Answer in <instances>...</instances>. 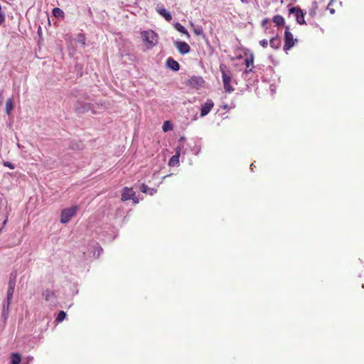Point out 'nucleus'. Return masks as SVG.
<instances>
[{
    "label": "nucleus",
    "mask_w": 364,
    "mask_h": 364,
    "mask_svg": "<svg viewBox=\"0 0 364 364\" xmlns=\"http://www.w3.org/2000/svg\"><path fill=\"white\" fill-rule=\"evenodd\" d=\"M21 360V356L19 353H13L11 355V364H19Z\"/></svg>",
    "instance_id": "nucleus-20"
},
{
    "label": "nucleus",
    "mask_w": 364,
    "mask_h": 364,
    "mask_svg": "<svg viewBox=\"0 0 364 364\" xmlns=\"http://www.w3.org/2000/svg\"><path fill=\"white\" fill-rule=\"evenodd\" d=\"M203 79L199 76H193L188 80V85L192 87L198 88L203 83Z\"/></svg>",
    "instance_id": "nucleus-9"
},
{
    "label": "nucleus",
    "mask_w": 364,
    "mask_h": 364,
    "mask_svg": "<svg viewBox=\"0 0 364 364\" xmlns=\"http://www.w3.org/2000/svg\"><path fill=\"white\" fill-rule=\"evenodd\" d=\"M180 150H177L175 155L170 159L168 164L171 166H176L179 164Z\"/></svg>",
    "instance_id": "nucleus-14"
},
{
    "label": "nucleus",
    "mask_w": 364,
    "mask_h": 364,
    "mask_svg": "<svg viewBox=\"0 0 364 364\" xmlns=\"http://www.w3.org/2000/svg\"><path fill=\"white\" fill-rule=\"evenodd\" d=\"M259 44L263 47V48H267V46H268V41L266 39H263V40H261L259 41Z\"/></svg>",
    "instance_id": "nucleus-29"
},
{
    "label": "nucleus",
    "mask_w": 364,
    "mask_h": 364,
    "mask_svg": "<svg viewBox=\"0 0 364 364\" xmlns=\"http://www.w3.org/2000/svg\"><path fill=\"white\" fill-rule=\"evenodd\" d=\"M214 102L212 100H207L206 102L202 105L200 109V117L206 116L213 109Z\"/></svg>",
    "instance_id": "nucleus-6"
},
{
    "label": "nucleus",
    "mask_w": 364,
    "mask_h": 364,
    "mask_svg": "<svg viewBox=\"0 0 364 364\" xmlns=\"http://www.w3.org/2000/svg\"><path fill=\"white\" fill-rule=\"evenodd\" d=\"M267 20H264L263 23H266Z\"/></svg>",
    "instance_id": "nucleus-39"
},
{
    "label": "nucleus",
    "mask_w": 364,
    "mask_h": 364,
    "mask_svg": "<svg viewBox=\"0 0 364 364\" xmlns=\"http://www.w3.org/2000/svg\"><path fill=\"white\" fill-rule=\"evenodd\" d=\"M333 0L330 1L328 4L327 9L329 10L330 13L333 14L335 13V10L333 9L330 8V6L332 4Z\"/></svg>",
    "instance_id": "nucleus-32"
},
{
    "label": "nucleus",
    "mask_w": 364,
    "mask_h": 364,
    "mask_svg": "<svg viewBox=\"0 0 364 364\" xmlns=\"http://www.w3.org/2000/svg\"><path fill=\"white\" fill-rule=\"evenodd\" d=\"M273 21L277 26H282L284 23V18L282 16L277 15L274 16Z\"/></svg>",
    "instance_id": "nucleus-22"
},
{
    "label": "nucleus",
    "mask_w": 364,
    "mask_h": 364,
    "mask_svg": "<svg viewBox=\"0 0 364 364\" xmlns=\"http://www.w3.org/2000/svg\"><path fill=\"white\" fill-rule=\"evenodd\" d=\"M53 15L55 17V18H63L64 16V12L63 11L60 9V8H54L53 9Z\"/></svg>",
    "instance_id": "nucleus-21"
},
{
    "label": "nucleus",
    "mask_w": 364,
    "mask_h": 364,
    "mask_svg": "<svg viewBox=\"0 0 364 364\" xmlns=\"http://www.w3.org/2000/svg\"><path fill=\"white\" fill-rule=\"evenodd\" d=\"M141 38L146 43V48L151 49L158 43V35L151 30L141 32Z\"/></svg>",
    "instance_id": "nucleus-1"
},
{
    "label": "nucleus",
    "mask_w": 364,
    "mask_h": 364,
    "mask_svg": "<svg viewBox=\"0 0 364 364\" xmlns=\"http://www.w3.org/2000/svg\"><path fill=\"white\" fill-rule=\"evenodd\" d=\"M190 25L193 28V30L194 29V28H196V26H194L193 23L191 22Z\"/></svg>",
    "instance_id": "nucleus-35"
},
{
    "label": "nucleus",
    "mask_w": 364,
    "mask_h": 364,
    "mask_svg": "<svg viewBox=\"0 0 364 364\" xmlns=\"http://www.w3.org/2000/svg\"><path fill=\"white\" fill-rule=\"evenodd\" d=\"M254 63V58L253 55H250V57L246 58L245 60V64L247 68H249L250 66L252 65Z\"/></svg>",
    "instance_id": "nucleus-24"
},
{
    "label": "nucleus",
    "mask_w": 364,
    "mask_h": 364,
    "mask_svg": "<svg viewBox=\"0 0 364 364\" xmlns=\"http://www.w3.org/2000/svg\"><path fill=\"white\" fill-rule=\"evenodd\" d=\"M269 45L274 49H279L281 46V39L278 37L272 38L269 41Z\"/></svg>",
    "instance_id": "nucleus-16"
},
{
    "label": "nucleus",
    "mask_w": 364,
    "mask_h": 364,
    "mask_svg": "<svg viewBox=\"0 0 364 364\" xmlns=\"http://www.w3.org/2000/svg\"><path fill=\"white\" fill-rule=\"evenodd\" d=\"M166 65L173 71H178L180 68L179 63L171 58L166 60Z\"/></svg>",
    "instance_id": "nucleus-13"
},
{
    "label": "nucleus",
    "mask_w": 364,
    "mask_h": 364,
    "mask_svg": "<svg viewBox=\"0 0 364 364\" xmlns=\"http://www.w3.org/2000/svg\"><path fill=\"white\" fill-rule=\"evenodd\" d=\"M173 26H174L175 29L177 30L178 32H180L183 34H185L187 36V38H190V35H189V33L188 32L187 29L183 26H182L181 23H174Z\"/></svg>",
    "instance_id": "nucleus-18"
},
{
    "label": "nucleus",
    "mask_w": 364,
    "mask_h": 364,
    "mask_svg": "<svg viewBox=\"0 0 364 364\" xmlns=\"http://www.w3.org/2000/svg\"><path fill=\"white\" fill-rule=\"evenodd\" d=\"M90 104L80 102H77L74 107L75 111L77 113H84V112L90 110Z\"/></svg>",
    "instance_id": "nucleus-11"
},
{
    "label": "nucleus",
    "mask_w": 364,
    "mask_h": 364,
    "mask_svg": "<svg viewBox=\"0 0 364 364\" xmlns=\"http://www.w3.org/2000/svg\"><path fill=\"white\" fill-rule=\"evenodd\" d=\"M240 1L243 4H247V0H240Z\"/></svg>",
    "instance_id": "nucleus-37"
},
{
    "label": "nucleus",
    "mask_w": 364,
    "mask_h": 364,
    "mask_svg": "<svg viewBox=\"0 0 364 364\" xmlns=\"http://www.w3.org/2000/svg\"><path fill=\"white\" fill-rule=\"evenodd\" d=\"M252 71V69H250L249 70H245V73H247L249 72Z\"/></svg>",
    "instance_id": "nucleus-38"
},
{
    "label": "nucleus",
    "mask_w": 364,
    "mask_h": 364,
    "mask_svg": "<svg viewBox=\"0 0 364 364\" xmlns=\"http://www.w3.org/2000/svg\"><path fill=\"white\" fill-rule=\"evenodd\" d=\"M253 168H255L254 163H252V164L250 165V169H251V170H253Z\"/></svg>",
    "instance_id": "nucleus-36"
},
{
    "label": "nucleus",
    "mask_w": 364,
    "mask_h": 364,
    "mask_svg": "<svg viewBox=\"0 0 364 364\" xmlns=\"http://www.w3.org/2000/svg\"><path fill=\"white\" fill-rule=\"evenodd\" d=\"M77 210V206L63 209L61 212L60 223L63 224L68 223L70 219L75 215Z\"/></svg>",
    "instance_id": "nucleus-2"
},
{
    "label": "nucleus",
    "mask_w": 364,
    "mask_h": 364,
    "mask_svg": "<svg viewBox=\"0 0 364 364\" xmlns=\"http://www.w3.org/2000/svg\"><path fill=\"white\" fill-rule=\"evenodd\" d=\"M220 68L222 73V78L224 89L228 92H233L235 89L230 84L231 81V77L226 73V72L225 71L224 68L222 66H220Z\"/></svg>",
    "instance_id": "nucleus-4"
},
{
    "label": "nucleus",
    "mask_w": 364,
    "mask_h": 364,
    "mask_svg": "<svg viewBox=\"0 0 364 364\" xmlns=\"http://www.w3.org/2000/svg\"><path fill=\"white\" fill-rule=\"evenodd\" d=\"M140 189H141V192L145 193H148L149 190H151V188H149L145 184H142Z\"/></svg>",
    "instance_id": "nucleus-27"
},
{
    "label": "nucleus",
    "mask_w": 364,
    "mask_h": 364,
    "mask_svg": "<svg viewBox=\"0 0 364 364\" xmlns=\"http://www.w3.org/2000/svg\"><path fill=\"white\" fill-rule=\"evenodd\" d=\"M131 199L133 200V202L136 204L139 203V198L137 197H136L135 196H133V198H132Z\"/></svg>",
    "instance_id": "nucleus-33"
},
{
    "label": "nucleus",
    "mask_w": 364,
    "mask_h": 364,
    "mask_svg": "<svg viewBox=\"0 0 364 364\" xmlns=\"http://www.w3.org/2000/svg\"><path fill=\"white\" fill-rule=\"evenodd\" d=\"M4 165L5 166H6V167H9V168H11V169H14V164H11V162H9V161H5V162L4 163Z\"/></svg>",
    "instance_id": "nucleus-30"
},
{
    "label": "nucleus",
    "mask_w": 364,
    "mask_h": 364,
    "mask_svg": "<svg viewBox=\"0 0 364 364\" xmlns=\"http://www.w3.org/2000/svg\"><path fill=\"white\" fill-rule=\"evenodd\" d=\"M162 129H163V131L165 132H168V131H171L173 129V124H171V122L166 121L162 126Z\"/></svg>",
    "instance_id": "nucleus-23"
},
{
    "label": "nucleus",
    "mask_w": 364,
    "mask_h": 364,
    "mask_svg": "<svg viewBox=\"0 0 364 364\" xmlns=\"http://www.w3.org/2000/svg\"><path fill=\"white\" fill-rule=\"evenodd\" d=\"M134 196H135V192L134 191V190L132 188L125 187L123 188L121 200L122 201H126V200H130Z\"/></svg>",
    "instance_id": "nucleus-10"
},
{
    "label": "nucleus",
    "mask_w": 364,
    "mask_h": 364,
    "mask_svg": "<svg viewBox=\"0 0 364 364\" xmlns=\"http://www.w3.org/2000/svg\"><path fill=\"white\" fill-rule=\"evenodd\" d=\"M102 251V249L100 247H97L95 251L94 252V257H98L100 255V252Z\"/></svg>",
    "instance_id": "nucleus-28"
},
{
    "label": "nucleus",
    "mask_w": 364,
    "mask_h": 364,
    "mask_svg": "<svg viewBox=\"0 0 364 364\" xmlns=\"http://www.w3.org/2000/svg\"><path fill=\"white\" fill-rule=\"evenodd\" d=\"M16 282L15 279H10L9 282V287L7 289V298H6V302L11 303L13 299V295L14 292V287H15Z\"/></svg>",
    "instance_id": "nucleus-8"
},
{
    "label": "nucleus",
    "mask_w": 364,
    "mask_h": 364,
    "mask_svg": "<svg viewBox=\"0 0 364 364\" xmlns=\"http://www.w3.org/2000/svg\"><path fill=\"white\" fill-rule=\"evenodd\" d=\"M5 21V14L3 11H0V24L4 23Z\"/></svg>",
    "instance_id": "nucleus-31"
},
{
    "label": "nucleus",
    "mask_w": 364,
    "mask_h": 364,
    "mask_svg": "<svg viewBox=\"0 0 364 364\" xmlns=\"http://www.w3.org/2000/svg\"><path fill=\"white\" fill-rule=\"evenodd\" d=\"M289 27L286 28L284 31V50H288L294 46L296 39H294L292 33L289 31Z\"/></svg>",
    "instance_id": "nucleus-3"
},
{
    "label": "nucleus",
    "mask_w": 364,
    "mask_h": 364,
    "mask_svg": "<svg viewBox=\"0 0 364 364\" xmlns=\"http://www.w3.org/2000/svg\"><path fill=\"white\" fill-rule=\"evenodd\" d=\"M66 316V314L63 311H60L57 317H56V321L57 322H62Z\"/></svg>",
    "instance_id": "nucleus-25"
},
{
    "label": "nucleus",
    "mask_w": 364,
    "mask_h": 364,
    "mask_svg": "<svg viewBox=\"0 0 364 364\" xmlns=\"http://www.w3.org/2000/svg\"><path fill=\"white\" fill-rule=\"evenodd\" d=\"M174 46L178 49V52L182 55L190 52L191 48L189 45L186 42L177 41L174 42Z\"/></svg>",
    "instance_id": "nucleus-5"
},
{
    "label": "nucleus",
    "mask_w": 364,
    "mask_h": 364,
    "mask_svg": "<svg viewBox=\"0 0 364 364\" xmlns=\"http://www.w3.org/2000/svg\"><path fill=\"white\" fill-rule=\"evenodd\" d=\"M193 32L196 36H203L204 35L203 30L201 26H198V27L194 28Z\"/></svg>",
    "instance_id": "nucleus-26"
},
{
    "label": "nucleus",
    "mask_w": 364,
    "mask_h": 364,
    "mask_svg": "<svg viewBox=\"0 0 364 364\" xmlns=\"http://www.w3.org/2000/svg\"><path fill=\"white\" fill-rule=\"evenodd\" d=\"M10 304H11V303L6 302L3 305L2 317L4 318V319L5 321L9 317Z\"/></svg>",
    "instance_id": "nucleus-19"
},
{
    "label": "nucleus",
    "mask_w": 364,
    "mask_h": 364,
    "mask_svg": "<svg viewBox=\"0 0 364 364\" xmlns=\"http://www.w3.org/2000/svg\"><path fill=\"white\" fill-rule=\"evenodd\" d=\"M43 296L47 301H49L50 304H53L55 303V295L53 291L46 289L43 293Z\"/></svg>",
    "instance_id": "nucleus-12"
},
{
    "label": "nucleus",
    "mask_w": 364,
    "mask_h": 364,
    "mask_svg": "<svg viewBox=\"0 0 364 364\" xmlns=\"http://www.w3.org/2000/svg\"><path fill=\"white\" fill-rule=\"evenodd\" d=\"M154 193H156V190H154V189H151V190H149V193H149L150 195H153V194H154Z\"/></svg>",
    "instance_id": "nucleus-34"
},
{
    "label": "nucleus",
    "mask_w": 364,
    "mask_h": 364,
    "mask_svg": "<svg viewBox=\"0 0 364 364\" xmlns=\"http://www.w3.org/2000/svg\"><path fill=\"white\" fill-rule=\"evenodd\" d=\"M289 12L291 14H295L296 19L298 23L299 24H305L304 21V14L303 11L300 9H296L295 7L289 9Z\"/></svg>",
    "instance_id": "nucleus-7"
},
{
    "label": "nucleus",
    "mask_w": 364,
    "mask_h": 364,
    "mask_svg": "<svg viewBox=\"0 0 364 364\" xmlns=\"http://www.w3.org/2000/svg\"><path fill=\"white\" fill-rule=\"evenodd\" d=\"M14 99L12 97L8 99L6 102L5 111L6 114L10 115L11 112L14 109Z\"/></svg>",
    "instance_id": "nucleus-17"
},
{
    "label": "nucleus",
    "mask_w": 364,
    "mask_h": 364,
    "mask_svg": "<svg viewBox=\"0 0 364 364\" xmlns=\"http://www.w3.org/2000/svg\"><path fill=\"white\" fill-rule=\"evenodd\" d=\"M157 12L162 16L167 21H170L172 19L171 14L164 8L157 9Z\"/></svg>",
    "instance_id": "nucleus-15"
}]
</instances>
